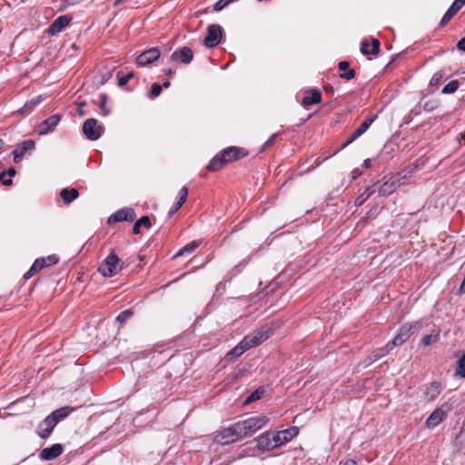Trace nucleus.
Returning <instances> with one entry per match:
<instances>
[{
    "mask_svg": "<svg viewBox=\"0 0 465 465\" xmlns=\"http://www.w3.org/2000/svg\"><path fill=\"white\" fill-rule=\"evenodd\" d=\"M451 410L449 403H444L440 407L435 409L426 420V426L433 429L438 426L447 416V413Z\"/></svg>",
    "mask_w": 465,
    "mask_h": 465,
    "instance_id": "nucleus-6",
    "label": "nucleus"
},
{
    "mask_svg": "<svg viewBox=\"0 0 465 465\" xmlns=\"http://www.w3.org/2000/svg\"><path fill=\"white\" fill-rule=\"evenodd\" d=\"M175 72L173 70H172L171 68H168L164 71V74L168 76H171L174 74Z\"/></svg>",
    "mask_w": 465,
    "mask_h": 465,
    "instance_id": "nucleus-64",
    "label": "nucleus"
},
{
    "mask_svg": "<svg viewBox=\"0 0 465 465\" xmlns=\"http://www.w3.org/2000/svg\"><path fill=\"white\" fill-rule=\"evenodd\" d=\"M376 192L375 184L368 187L362 193H361L355 200L356 206L362 205L374 193Z\"/></svg>",
    "mask_w": 465,
    "mask_h": 465,
    "instance_id": "nucleus-28",
    "label": "nucleus"
},
{
    "mask_svg": "<svg viewBox=\"0 0 465 465\" xmlns=\"http://www.w3.org/2000/svg\"><path fill=\"white\" fill-rule=\"evenodd\" d=\"M361 173L359 171V169H355L351 172V178L352 180L356 179L358 176H360Z\"/></svg>",
    "mask_w": 465,
    "mask_h": 465,
    "instance_id": "nucleus-61",
    "label": "nucleus"
},
{
    "mask_svg": "<svg viewBox=\"0 0 465 465\" xmlns=\"http://www.w3.org/2000/svg\"><path fill=\"white\" fill-rule=\"evenodd\" d=\"M274 441L272 440V435L266 431L260 435L257 438V448L262 451H269L273 449H276V446H273Z\"/></svg>",
    "mask_w": 465,
    "mask_h": 465,
    "instance_id": "nucleus-19",
    "label": "nucleus"
},
{
    "mask_svg": "<svg viewBox=\"0 0 465 465\" xmlns=\"http://www.w3.org/2000/svg\"><path fill=\"white\" fill-rule=\"evenodd\" d=\"M360 136H356V133L353 132L351 134V135L350 136V138L342 144L341 149H344L345 147H347L349 144H351L352 142H354Z\"/></svg>",
    "mask_w": 465,
    "mask_h": 465,
    "instance_id": "nucleus-52",
    "label": "nucleus"
},
{
    "mask_svg": "<svg viewBox=\"0 0 465 465\" xmlns=\"http://www.w3.org/2000/svg\"><path fill=\"white\" fill-rule=\"evenodd\" d=\"M161 52L157 47H152L141 53L136 57V64L139 66H146L160 57Z\"/></svg>",
    "mask_w": 465,
    "mask_h": 465,
    "instance_id": "nucleus-12",
    "label": "nucleus"
},
{
    "mask_svg": "<svg viewBox=\"0 0 465 465\" xmlns=\"http://www.w3.org/2000/svg\"><path fill=\"white\" fill-rule=\"evenodd\" d=\"M263 393H264V390L262 388H259V389L255 390L247 397V399L244 401V404H248L254 401L260 400L262 398V396L263 395Z\"/></svg>",
    "mask_w": 465,
    "mask_h": 465,
    "instance_id": "nucleus-34",
    "label": "nucleus"
},
{
    "mask_svg": "<svg viewBox=\"0 0 465 465\" xmlns=\"http://www.w3.org/2000/svg\"><path fill=\"white\" fill-rule=\"evenodd\" d=\"M36 272H38V271L35 267V264L33 263L31 268L25 273L24 278L27 280L31 278L33 275H35Z\"/></svg>",
    "mask_w": 465,
    "mask_h": 465,
    "instance_id": "nucleus-51",
    "label": "nucleus"
},
{
    "mask_svg": "<svg viewBox=\"0 0 465 465\" xmlns=\"http://www.w3.org/2000/svg\"><path fill=\"white\" fill-rule=\"evenodd\" d=\"M64 447L60 443H55L51 447L44 448L40 452V458L44 460H52L63 453Z\"/></svg>",
    "mask_w": 465,
    "mask_h": 465,
    "instance_id": "nucleus-17",
    "label": "nucleus"
},
{
    "mask_svg": "<svg viewBox=\"0 0 465 465\" xmlns=\"http://www.w3.org/2000/svg\"><path fill=\"white\" fill-rule=\"evenodd\" d=\"M61 120V115L58 114L49 116L44 120L38 126V134L45 135L54 130Z\"/></svg>",
    "mask_w": 465,
    "mask_h": 465,
    "instance_id": "nucleus-13",
    "label": "nucleus"
},
{
    "mask_svg": "<svg viewBox=\"0 0 465 465\" xmlns=\"http://www.w3.org/2000/svg\"><path fill=\"white\" fill-rule=\"evenodd\" d=\"M419 326V322H413V323H405L401 327L399 330L398 334L395 336V338L392 340L391 343L393 346H399L401 345L403 342H405L407 340L410 339V337L417 331Z\"/></svg>",
    "mask_w": 465,
    "mask_h": 465,
    "instance_id": "nucleus-9",
    "label": "nucleus"
},
{
    "mask_svg": "<svg viewBox=\"0 0 465 465\" xmlns=\"http://www.w3.org/2000/svg\"><path fill=\"white\" fill-rule=\"evenodd\" d=\"M134 315V312L131 309H127L122 312L117 317L116 321L120 324H124L132 316Z\"/></svg>",
    "mask_w": 465,
    "mask_h": 465,
    "instance_id": "nucleus-35",
    "label": "nucleus"
},
{
    "mask_svg": "<svg viewBox=\"0 0 465 465\" xmlns=\"http://www.w3.org/2000/svg\"><path fill=\"white\" fill-rule=\"evenodd\" d=\"M459 87V82L457 80H452L449 84H447L442 89L443 94H453L457 91Z\"/></svg>",
    "mask_w": 465,
    "mask_h": 465,
    "instance_id": "nucleus-37",
    "label": "nucleus"
},
{
    "mask_svg": "<svg viewBox=\"0 0 465 465\" xmlns=\"http://www.w3.org/2000/svg\"><path fill=\"white\" fill-rule=\"evenodd\" d=\"M193 58V50L187 46H183L175 50L170 56L172 61H180L183 64H188Z\"/></svg>",
    "mask_w": 465,
    "mask_h": 465,
    "instance_id": "nucleus-14",
    "label": "nucleus"
},
{
    "mask_svg": "<svg viewBox=\"0 0 465 465\" xmlns=\"http://www.w3.org/2000/svg\"><path fill=\"white\" fill-rule=\"evenodd\" d=\"M6 176V173L5 172H2L0 173V182L4 184V185H11L13 183V181L11 178H5Z\"/></svg>",
    "mask_w": 465,
    "mask_h": 465,
    "instance_id": "nucleus-50",
    "label": "nucleus"
},
{
    "mask_svg": "<svg viewBox=\"0 0 465 465\" xmlns=\"http://www.w3.org/2000/svg\"><path fill=\"white\" fill-rule=\"evenodd\" d=\"M242 438H243V434L238 421L219 431L214 436V442L221 445H225Z\"/></svg>",
    "mask_w": 465,
    "mask_h": 465,
    "instance_id": "nucleus-2",
    "label": "nucleus"
},
{
    "mask_svg": "<svg viewBox=\"0 0 465 465\" xmlns=\"http://www.w3.org/2000/svg\"><path fill=\"white\" fill-rule=\"evenodd\" d=\"M134 74L133 72H129L125 74H121V73L119 72L117 74L118 85L119 86L125 85L134 77Z\"/></svg>",
    "mask_w": 465,
    "mask_h": 465,
    "instance_id": "nucleus-36",
    "label": "nucleus"
},
{
    "mask_svg": "<svg viewBox=\"0 0 465 465\" xmlns=\"http://www.w3.org/2000/svg\"><path fill=\"white\" fill-rule=\"evenodd\" d=\"M455 375L460 378L465 379V353L459 359L457 362Z\"/></svg>",
    "mask_w": 465,
    "mask_h": 465,
    "instance_id": "nucleus-32",
    "label": "nucleus"
},
{
    "mask_svg": "<svg viewBox=\"0 0 465 465\" xmlns=\"http://www.w3.org/2000/svg\"><path fill=\"white\" fill-rule=\"evenodd\" d=\"M460 293H465V276L459 289Z\"/></svg>",
    "mask_w": 465,
    "mask_h": 465,
    "instance_id": "nucleus-62",
    "label": "nucleus"
},
{
    "mask_svg": "<svg viewBox=\"0 0 465 465\" xmlns=\"http://www.w3.org/2000/svg\"><path fill=\"white\" fill-rule=\"evenodd\" d=\"M455 14L450 10V8L447 10V12L444 14L443 17L440 20V25L443 26L446 25L453 16Z\"/></svg>",
    "mask_w": 465,
    "mask_h": 465,
    "instance_id": "nucleus-44",
    "label": "nucleus"
},
{
    "mask_svg": "<svg viewBox=\"0 0 465 465\" xmlns=\"http://www.w3.org/2000/svg\"><path fill=\"white\" fill-rule=\"evenodd\" d=\"M360 136H356V133L353 132L351 134V135L350 136V138L342 144L341 149H344L345 147H347L349 144H351L352 142H354Z\"/></svg>",
    "mask_w": 465,
    "mask_h": 465,
    "instance_id": "nucleus-53",
    "label": "nucleus"
},
{
    "mask_svg": "<svg viewBox=\"0 0 465 465\" xmlns=\"http://www.w3.org/2000/svg\"><path fill=\"white\" fill-rule=\"evenodd\" d=\"M35 149V143L32 139H27L18 143L13 151L14 162L18 163L27 154H31Z\"/></svg>",
    "mask_w": 465,
    "mask_h": 465,
    "instance_id": "nucleus-10",
    "label": "nucleus"
},
{
    "mask_svg": "<svg viewBox=\"0 0 465 465\" xmlns=\"http://www.w3.org/2000/svg\"><path fill=\"white\" fill-rule=\"evenodd\" d=\"M438 339H439V335L438 334H436V335L428 334V335H425L421 339V343L424 346H429L431 343L436 342L438 341Z\"/></svg>",
    "mask_w": 465,
    "mask_h": 465,
    "instance_id": "nucleus-39",
    "label": "nucleus"
},
{
    "mask_svg": "<svg viewBox=\"0 0 465 465\" xmlns=\"http://www.w3.org/2000/svg\"><path fill=\"white\" fill-rule=\"evenodd\" d=\"M123 267L122 261L112 252L100 264L98 271L104 277H113L121 271Z\"/></svg>",
    "mask_w": 465,
    "mask_h": 465,
    "instance_id": "nucleus-4",
    "label": "nucleus"
},
{
    "mask_svg": "<svg viewBox=\"0 0 465 465\" xmlns=\"http://www.w3.org/2000/svg\"><path fill=\"white\" fill-rule=\"evenodd\" d=\"M441 392L440 383L437 381L431 382L424 391V397L429 401H434Z\"/></svg>",
    "mask_w": 465,
    "mask_h": 465,
    "instance_id": "nucleus-23",
    "label": "nucleus"
},
{
    "mask_svg": "<svg viewBox=\"0 0 465 465\" xmlns=\"http://www.w3.org/2000/svg\"><path fill=\"white\" fill-rule=\"evenodd\" d=\"M135 218V213L133 209H121L112 214L108 218V223L124 222V221H134Z\"/></svg>",
    "mask_w": 465,
    "mask_h": 465,
    "instance_id": "nucleus-16",
    "label": "nucleus"
},
{
    "mask_svg": "<svg viewBox=\"0 0 465 465\" xmlns=\"http://www.w3.org/2000/svg\"><path fill=\"white\" fill-rule=\"evenodd\" d=\"M71 21V17L68 15H61L57 17L48 27L49 35H56L60 33L64 27H66Z\"/></svg>",
    "mask_w": 465,
    "mask_h": 465,
    "instance_id": "nucleus-18",
    "label": "nucleus"
},
{
    "mask_svg": "<svg viewBox=\"0 0 465 465\" xmlns=\"http://www.w3.org/2000/svg\"><path fill=\"white\" fill-rule=\"evenodd\" d=\"M35 267L37 269V271H41L42 269H44L45 267H47V263H46V261L45 260L44 257L42 258H37L35 262Z\"/></svg>",
    "mask_w": 465,
    "mask_h": 465,
    "instance_id": "nucleus-47",
    "label": "nucleus"
},
{
    "mask_svg": "<svg viewBox=\"0 0 465 465\" xmlns=\"http://www.w3.org/2000/svg\"><path fill=\"white\" fill-rule=\"evenodd\" d=\"M248 154V151L242 147L230 146L217 153L207 165L210 172H216L225 164L240 160Z\"/></svg>",
    "mask_w": 465,
    "mask_h": 465,
    "instance_id": "nucleus-1",
    "label": "nucleus"
},
{
    "mask_svg": "<svg viewBox=\"0 0 465 465\" xmlns=\"http://www.w3.org/2000/svg\"><path fill=\"white\" fill-rule=\"evenodd\" d=\"M299 433V428L296 426L290 427L289 429L277 431L272 434L273 446L279 448L295 438Z\"/></svg>",
    "mask_w": 465,
    "mask_h": 465,
    "instance_id": "nucleus-8",
    "label": "nucleus"
},
{
    "mask_svg": "<svg viewBox=\"0 0 465 465\" xmlns=\"http://www.w3.org/2000/svg\"><path fill=\"white\" fill-rule=\"evenodd\" d=\"M341 465H357V462L352 459H348L345 461L341 462Z\"/></svg>",
    "mask_w": 465,
    "mask_h": 465,
    "instance_id": "nucleus-58",
    "label": "nucleus"
},
{
    "mask_svg": "<svg viewBox=\"0 0 465 465\" xmlns=\"http://www.w3.org/2000/svg\"><path fill=\"white\" fill-rule=\"evenodd\" d=\"M183 205H179V203L177 202L176 204L170 209L169 211V216H172L173 214H174Z\"/></svg>",
    "mask_w": 465,
    "mask_h": 465,
    "instance_id": "nucleus-57",
    "label": "nucleus"
},
{
    "mask_svg": "<svg viewBox=\"0 0 465 465\" xmlns=\"http://www.w3.org/2000/svg\"><path fill=\"white\" fill-rule=\"evenodd\" d=\"M269 421L265 415L253 416L239 421L243 437L255 433L263 428Z\"/></svg>",
    "mask_w": 465,
    "mask_h": 465,
    "instance_id": "nucleus-3",
    "label": "nucleus"
},
{
    "mask_svg": "<svg viewBox=\"0 0 465 465\" xmlns=\"http://www.w3.org/2000/svg\"><path fill=\"white\" fill-rule=\"evenodd\" d=\"M188 196V188L186 186H183L182 189L179 192V205H183L187 199Z\"/></svg>",
    "mask_w": 465,
    "mask_h": 465,
    "instance_id": "nucleus-40",
    "label": "nucleus"
},
{
    "mask_svg": "<svg viewBox=\"0 0 465 465\" xmlns=\"http://www.w3.org/2000/svg\"><path fill=\"white\" fill-rule=\"evenodd\" d=\"M112 77V72H107L101 76V84H104Z\"/></svg>",
    "mask_w": 465,
    "mask_h": 465,
    "instance_id": "nucleus-55",
    "label": "nucleus"
},
{
    "mask_svg": "<svg viewBox=\"0 0 465 465\" xmlns=\"http://www.w3.org/2000/svg\"><path fill=\"white\" fill-rule=\"evenodd\" d=\"M247 350H249V347L244 346L243 345V340L241 341V342L236 346L234 347L232 350H231L229 352H228V356H232V357H239L241 356L244 351H246Z\"/></svg>",
    "mask_w": 465,
    "mask_h": 465,
    "instance_id": "nucleus-33",
    "label": "nucleus"
},
{
    "mask_svg": "<svg viewBox=\"0 0 465 465\" xmlns=\"http://www.w3.org/2000/svg\"><path fill=\"white\" fill-rule=\"evenodd\" d=\"M272 334V331L270 328L266 326H262L258 330H255L249 335L245 336L243 340V345L249 347V349L255 347L259 344H261L262 341H266L270 335Z\"/></svg>",
    "mask_w": 465,
    "mask_h": 465,
    "instance_id": "nucleus-5",
    "label": "nucleus"
},
{
    "mask_svg": "<svg viewBox=\"0 0 465 465\" xmlns=\"http://www.w3.org/2000/svg\"><path fill=\"white\" fill-rule=\"evenodd\" d=\"M44 100H45V97L41 94L32 98L28 102H26L25 104V105L20 109V113L25 114H29Z\"/></svg>",
    "mask_w": 465,
    "mask_h": 465,
    "instance_id": "nucleus-24",
    "label": "nucleus"
},
{
    "mask_svg": "<svg viewBox=\"0 0 465 465\" xmlns=\"http://www.w3.org/2000/svg\"><path fill=\"white\" fill-rule=\"evenodd\" d=\"M457 48L460 51L465 52V37H462L458 43H457Z\"/></svg>",
    "mask_w": 465,
    "mask_h": 465,
    "instance_id": "nucleus-56",
    "label": "nucleus"
},
{
    "mask_svg": "<svg viewBox=\"0 0 465 465\" xmlns=\"http://www.w3.org/2000/svg\"><path fill=\"white\" fill-rule=\"evenodd\" d=\"M277 137H278V134H273L272 135H271V137L262 144V146L261 148V152H263L267 148L272 146L275 143Z\"/></svg>",
    "mask_w": 465,
    "mask_h": 465,
    "instance_id": "nucleus-41",
    "label": "nucleus"
},
{
    "mask_svg": "<svg viewBox=\"0 0 465 465\" xmlns=\"http://www.w3.org/2000/svg\"><path fill=\"white\" fill-rule=\"evenodd\" d=\"M398 185L399 180L395 178H391L380 186L378 193L381 196L391 195L396 190Z\"/></svg>",
    "mask_w": 465,
    "mask_h": 465,
    "instance_id": "nucleus-22",
    "label": "nucleus"
},
{
    "mask_svg": "<svg viewBox=\"0 0 465 465\" xmlns=\"http://www.w3.org/2000/svg\"><path fill=\"white\" fill-rule=\"evenodd\" d=\"M162 90H163L162 85H160L156 83L153 84L151 86L149 97L152 99L156 98L157 96L160 95V94L162 93Z\"/></svg>",
    "mask_w": 465,
    "mask_h": 465,
    "instance_id": "nucleus-38",
    "label": "nucleus"
},
{
    "mask_svg": "<svg viewBox=\"0 0 465 465\" xmlns=\"http://www.w3.org/2000/svg\"><path fill=\"white\" fill-rule=\"evenodd\" d=\"M231 3H232L231 0H219L213 5V10L216 12H219Z\"/></svg>",
    "mask_w": 465,
    "mask_h": 465,
    "instance_id": "nucleus-45",
    "label": "nucleus"
},
{
    "mask_svg": "<svg viewBox=\"0 0 465 465\" xmlns=\"http://www.w3.org/2000/svg\"><path fill=\"white\" fill-rule=\"evenodd\" d=\"M455 14L450 10V8L447 10V12L444 14L443 17L440 20V25L443 26L446 25L453 16Z\"/></svg>",
    "mask_w": 465,
    "mask_h": 465,
    "instance_id": "nucleus-43",
    "label": "nucleus"
},
{
    "mask_svg": "<svg viewBox=\"0 0 465 465\" xmlns=\"http://www.w3.org/2000/svg\"><path fill=\"white\" fill-rule=\"evenodd\" d=\"M460 4H459L456 0L452 3L450 9L452 10V12L456 15L462 7Z\"/></svg>",
    "mask_w": 465,
    "mask_h": 465,
    "instance_id": "nucleus-54",
    "label": "nucleus"
},
{
    "mask_svg": "<svg viewBox=\"0 0 465 465\" xmlns=\"http://www.w3.org/2000/svg\"><path fill=\"white\" fill-rule=\"evenodd\" d=\"M380 51V42L378 39H372L371 48L369 49V43L366 41L361 44V52L363 54H377Z\"/></svg>",
    "mask_w": 465,
    "mask_h": 465,
    "instance_id": "nucleus-25",
    "label": "nucleus"
},
{
    "mask_svg": "<svg viewBox=\"0 0 465 465\" xmlns=\"http://www.w3.org/2000/svg\"><path fill=\"white\" fill-rule=\"evenodd\" d=\"M389 344L386 346L388 347ZM389 350L387 348H380L376 351H373V361H376L381 357H383L384 355H386L388 353Z\"/></svg>",
    "mask_w": 465,
    "mask_h": 465,
    "instance_id": "nucleus-42",
    "label": "nucleus"
},
{
    "mask_svg": "<svg viewBox=\"0 0 465 465\" xmlns=\"http://www.w3.org/2000/svg\"><path fill=\"white\" fill-rule=\"evenodd\" d=\"M222 35V27L219 25H211L208 26L203 43L207 47H215L220 44Z\"/></svg>",
    "mask_w": 465,
    "mask_h": 465,
    "instance_id": "nucleus-11",
    "label": "nucleus"
},
{
    "mask_svg": "<svg viewBox=\"0 0 465 465\" xmlns=\"http://www.w3.org/2000/svg\"><path fill=\"white\" fill-rule=\"evenodd\" d=\"M84 104H85L84 102L79 104L78 114L82 116L84 115V112L83 111V108H82Z\"/></svg>",
    "mask_w": 465,
    "mask_h": 465,
    "instance_id": "nucleus-63",
    "label": "nucleus"
},
{
    "mask_svg": "<svg viewBox=\"0 0 465 465\" xmlns=\"http://www.w3.org/2000/svg\"><path fill=\"white\" fill-rule=\"evenodd\" d=\"M371 159L368 158V159H365L363 161V163H362V167L363 168L368 169V168L371 167Z\"/></svg>",
    "mask_w": 465,
    "mask_h": 465,
    "instance_id": "nucleus-60",
    "label": "nucleus"
},
{
    "mask_svg": "<svg viewBox=\"0 0 465 465\" xmlns=\"http://www.w3.org/2000/svg\"><path fill=\"white\" fill-rule=\"evenodd\" d=\"M199 246V243L197 242H192L183 248H181L178 252L174 255V257L177 256H183L186 254L192 253L197 247Z\"/></svg>",
    "mask_w": 465,
    "mask_h": 465,
    "instance_id": "nucleus-31",
    "label": "nucleus"
},
{
    "mask_svg": "<svg viewBox=\"0 0 465 465\" xmlns=\"http://www.w3.org/2000/svg\"><path fill=\"white\" fill-rule=\"evenodd\" d=\"M349 66L350 64L347 61H341L339 63L338 67L343 72L340 74L341 79L351 80L355 77V71L353 69H349Z\"/></svg>",
    "mask_w": 465,
    "mask_h": 465,
    "instance_id": "nucleus-27",
    "label": "nucleus"
},
{
    "mask_svg": "<svg viewBox=\"0 0 465 465\" xmlns=\"http://www.w3.org/2000/svg\"><path fill=\"white\" fill-rule=\"evenodd\" d=\"M56 426L54 421L50 419V416L48 415L45 420H43L36 428V434L41 439H46L50 436L52 433L54 428Z\"/></svg>",
    "mask_w": 465,
    "mask_h": 465,
    "instance_id": "nucleus-15",
    "label": "nucleus"
},
{
    "mask_svg": "<svg viewBox=\"0 0 465 465\" xmlns=\"http://www.w3.org/2000/svg\"><path fill=\"white\" fill-rule=\"evenodd\" d=\"M376 115H373L370 118L365 119L361 125L354 131L356 133V136L362 135L371 126V124L374 122Z\"/></svg>",
    "mask_w": 465,
    "mask_h": 465,
    "instance_id": "nucleus-30",
    "label": "nucleus"
},
{
    "mask_svg": "<svg viewBox=\"0 0 465 465\" xmlns=\"http://www.w3.org/2000/svg\"><path fill=\"white\" fill-rule=\"evenodd\" d=\"M103 131L104 127L98 124L97 120L94 118L85 120L83 124V133L85 137L91 141L99 139Z\"/></svg>",
    "mask_w": 465,
    "mask_h": 465,
    "instance_id": "nucleus-7",
    "label": "nucleus"
},
{
    "mask_svg": "<svg viewBox=\"0 0 465 465\" xmlns=\"http://www.w3.org/2000/svg\"><path fill=\"white\" fill-rule=\"evenodd\" d=\"M74 411V409L73 407L64 406L54 411L49 414V416L50 419H52L57 425L61 420L68 417Z\"/></svg>",
    "mask_w": 465,
    "mask_h": 465,
    "instance_id": "nucleus-20",
    "label": "nucleus"
},
{
    "mask_svg": "<svg viewBox=\"0 0 465 465\" xmlns=\"http://www.w3.org/2000/svg\"><path fill=\"white\" fill-rule=\"evenodd\" d=\"M443 77V73L442 72H437L433 74V76L431 77V80H430V84H440V82L441 81Z\"/></svg>",
    "mask_w": 465,
    "mask_h": 465,
    "instance_id": "nucleus-48",
    "label": "nucleus"
},
{
    "mask_svg": "<svg viewBox=\"0 0 465 465\" xmlns=\"http://www.w3.org/2000/svg\"><path fill=\"white\" fill-rule=\"evenodd\" d=\"M322 101V94L316 89H311L307 92L306 95L302 98V105L308 107L310 105L319 104Z\"/></svg>",
    "mask_w": 465,
    "mask_h": 465,
    "instance_id": "nucleus-21",
    "label": "nucleus"
},
{
    "mask_svg": "<svg viewBox=\"0 0 465 465\" xmlns=\"http://www.w3.org/2000/svg\"><path fill=\"white\" fill-rule=\"evenodd\" d=\"M5 173H6V174H8V175H9V177L11 178V177H13V176H15V175L16 171H15V169L14 167H10V168L5 172Z\"/></svg>",
    "mask_w": 465,
    "mask_h": 465,
    "instance_id": "nucleus-59",
    "label": "nucleus"
},
{
    "mask_svg": "<svg viewBox=\"0 0 465 465\" xmlns=\"http://www.w3.org/2000/svg\"><path fill=\"white\" fill-rule=\"evenodd\" d=\"M44 258L46 261L47 266L56 264L59 262V258L54 254Z\"/></svg>",
    "mask_w": 465,
    "mask_h": 465,
    "instance_id": "nucleus-49",
    "label": "nucleus"
},
{
    "mask_svg": "<svg viewBox=\"0 0 465 465\" xmlns=\"http://www.w3.org/2000/svg\"><path fill=\"white\" fill-rule=\"evenodd\" d=\"M141 227H144L147 229L151 227V221L148 216H143L135 222L133 227V232L134 234H139Z\"/></svg>",
    "mask_w": 465,
    "mask_h": 465,
    "instance_id": "nucleus-29",
    "label": "nucleus"
},
{
    "mask_svg": "<svg viewBox=\"0 0 465 465\" xmlns=\"http://www.w3.org/2000/svg\"><path fill=\"white\" fill-rule=\"evenodd\" d=\"M106 101H107V98H106V95L104 94H101V103H100V108L102 110V113L105 116V115H108L109 114V110L107 109L106 107Z\"/></svg>",
    "mask_w": 465,
    "mask_h": 465,
    "instance_id": "nucleus-46",
    "label": "nucleus"
},
{
    "mask_svg": "<svg viewBox=\"0 0 465 465\" xmlns=\"http://www.w3.org/2000/svg\"><path fill=\"white\" fill-rule=\"evenodd\" d=\"M79 195V193L74 188H64L60 192V196L63 199L64 203L66 204L71 203L74 200H75Z\"/></svg>",
    "mask_w": 465,
    "mask_h": 465,
    "instance_id": "nucleus-26",
    "label": "nucleus"
}]
</instances>
